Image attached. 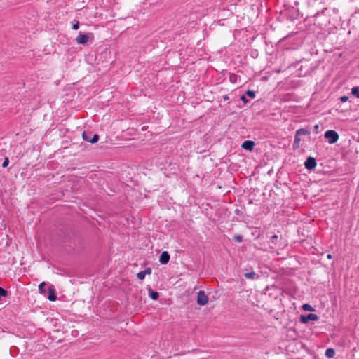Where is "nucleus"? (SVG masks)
I'll use <instances>...</instances> for the list:
<instances>
[{"label": "nucleus", "mask_w": 359, "mask_h": 359, "mask_svg": "<svg viewBox=\"0 0 359 359\" xmlns=\"http://www.w3.org/2000/svg\"><path fill=\"white\" fill-rule=\"evenodd\" d=\"M348 100V97L344 95L340 97V100L341 102H346Z\"/></svg>", "instance_id": "24"}, {"label": "nucleus", "mask_w": 359, "mask_h": 359, "mask_svg": "<svg viewBox=\"0 0 359 359\" xmlns=\"http://www.w3.org/2000/svg\"><path fill=\"white\" fill-rule=\"evenodd\" d=\"M244 276L248 279H252V280H254L259 277V276H257L254 271L245 273L244 274Z\"/></svg>", "instance_id": "12"}, {"label": "nucleus", "mask_w": 359, "mask_h": 359, "mask_svg": "<svg viewBox=\"0 0 359 359\" xmlns=\"http://www.w3.org/2000/svg\"><path fill=\"white\" fill-rule=\"evenodd\" d=\"M318 126L316 124V131L318 130Z\"/></svg>", "instance_id": "27"}, {"label": "nucleus", "mask_w": 359, "mask_h": 359, "mask_svg": "<svg viewBox=\"0 0 359 359\" xmlns=\"http://www.w3.org/2000/svg\"><path fill=\"white\" fill-rule=\"evenodd\" d=\"M278 238V237L277 235L272 236L270 238L271 243H272L273 245H276V241H277Z\"/></svg>", "instance_id": "18"}, {"label": "nucleus", "mask_w": 359, "mask_h": 359, "mask_svg": "<svg viewBox=\"0 0 359 359\" xmlns=\"http://www.w3.org/2000/svg\"><path fill=\"white\" fill-rule=\"evenodd\" d=\"M302 309L304 310V311H314V309L309 304H304L303 306H302Z\"/></svg>", "instance_id": "16"}, {"label": "nucleus", "mask_w": 359, "mask_h": 359, "mask_svg": "<svg viewBox=\"0 0 359 359\" xmlns=\"http://www.w3.org/2000/svg\"><path fill=\"white\" fill-rule=\"evenodd\" d=\"M46 283L45 282H42L39 284V290L41 294H46V290L45 288V286H46Z\"/></svg>", "instance_id": "14"}, {"label": "nucleus", "mask_w": 359, "mask_h": 359, "mask_svg": "<svg viewBox=\"0 0 359 359\" xmlns=\"http://www.w3.org/2000/svg\"><path fill=\"white\" fill-rule=\"evenodd\" d=\"M351 93L356 97L359 98V87H358V86L353 87L351 89Z\"/></svg>", "instance_id": "15"}, {"label": "nucleus", "mask_w": 359, "mask_h": 359, "mask_svg": "<svg viewBox=\"0 0 359 359\" xmlns=\"http://www.w3.org/2000/svg\"><path fill=\"white\" fill-rule=\"evenodd\" d=\"M304 165L306 168H307L308 170L314 169V157L309 156L306 161Z\"/></svg>", "instance_id": "10"}, {"label": "nucleus", "mask_w": 359, "mask_h": 359, "mask_svg": "<svg viewBox=\"0 0 359 359\" xmlns=\"http://www.w3.org/2000/svg\"><path fill=\"white\" fill-rule=\"evenodd\" d=\"M235 241L241 242L243 241V236L241 235H237L234 237Z\"/></svg>", "instance_id": "22"}, {"label": "nucleus", "mask_w": 359, "mask_h": 359, "mask_svg": "<svg viewBox=\"0 0 359 359\" xmlns=\"http://www.w3.org/2000/svg\"><path fill=\"white\" fill-rule=\"evenodd\" d=\"M48 299L51 301H55L57 299V296L55 294V290L53 285H50L48 289Z\"/></svg>", "instance_id": "7"}, {"label": "nucleus", "mask_w": 359, "mask_h": 359, "mask_svg": "<svg viewBox=\"0 0 359 359\" xmlns=\"http://www.w3.org/2000/svg\"><path fill=\"white\" fill-rule=\"evenodd\" d=\"M327 258H329V259L332 258V255L330 254H328L327 255Z\"/></svg>", "instance_id": "26"}, {"label": "nucleus", "mask_w": 359, "mask_h": 359, "mask_svg": "<svg viewBox=\"0 0 359 359\" xmlns=\"http://www.w3.org/2000/svg\"><path fill=\"white\" fill-rule=\"evenodd\" d=\"M245 93L250 98H255V92L253 91V90H248L246 91Z\"/></svg>", "instance_id": "17"}, {"label": "nucleus", "mask_w": 359, "mask_h": 359, "mask_svg": "<svg viewBox=\"0 0 359 359\" xmlns=\"http://www.w3.org/2000/svg\"><path fill=\"white\" fill-rule=\"evenodd\" d=\"M241 100L244 102V103H247L248 102V100L246 98V97L245 95H242L241 97Z\"/></svg>", "instance_id": "25"}, {"label": "nucleus", "mask_w": 359, "mask_h": 359, "mask_svg": "<svg viewBox=\"0 0 359 359\" xmlns=\"http://www.w3.org/2000/svg\"><path fill=\"white\" fill-rule=\"evenodd\" d=\"M315 319H316V321L318 319V317L317 315H316Z\"/></svg>", "instance_id": "28"}, {"label": "nucleus", "mask_w": 359, "mask_h": 359, "mask_svg": "<svg viewBox=\"0 0 359 359\" xmlns=\"http://www.w3.org/2000/svg\"><path fill=\"white\" fill-rule=\"evenodd\" d=\"M88 34H82L81 32H80L76 38V41L79 44H86L88 42Z\"/></svg>", "instance_id": "5"}, {"label": "nucleus", "mask_w": 359, "mask_h": 359, "mask_svg": "<svg viewBox=\"0 0 359 359\" xmlns=\"http://www.w3.org/2000/svg\"><path fill=\"white\" fill-rule=\"evenodd\" d=\"M8 163H9V160H8V158L6 157V158H4V161L3 163H2V167L3 168L7 167Z\"/></svg>", "instance_id": "20"}, {"label": "nucleus", "mask_w": 359, "mask_h": 359, "mask_svg": "<svg viewBox=\"0 0 359 359\" xmlns=\"http://www.w3.org/2000/svg\"><path fill=\"white\" fill-rule=\"evenodd\" d=\"M83 139L90 143H95L99 140V135L97 134L93 135L91 133L83 132L82 134Z\"/></svg>", "instance_id": "3"}, {"label": "nucleus", "mask_w": 359, "mask_h": 359, "mask_svg": "<svg viewBox=\"0 0 359 359\" xmlns=\"http://www.w3.org/2000/svg\"><path fill=\"white\" fill-rule=\"evenodd\" d=\"M170 257L169 253L167 251H164L160 255L159 262L162 264H165L168 263V262L170 260Z\"/></svg>", "instance_id": "9"}, {"label": "nucleus", "mask_w": 359, "mask_h": 359, "mask_svg": "<svg viewBox=\"0 0 359 359\" xmlns=\"http://www.w3.org/2000/svg\"><path fill=\"white\" fill-rule=\"evenodd\" d=\"M137 277L140 280H143V279H144V278H145V274L144 273V271H140L139 273H137Z\"/></svg>", "instance_id": "19"}, {"label": "nucleus", "mask_w": 359, "mask_h": 359, "mask_svg": "<svg viewBox=\"0 0 359 359\" xmlns=\"http://www.w3.org/2000/svg\"><path fill=\"white\" fill-rule=\"evenodd\" d=\"M79 21H76V22L73 25V26H72V29H73L76 30V29H79Z\"/></svg>", "instance_id": "23"}, {"label": "nucleus", "mask_w": 359, "mask_h": 359, "mask_svg": "<svg viewBox=\"0 0 359 359\" xmlns=\"http://www.w3.org/2000/svg\"><path fill=\"white\" fill-rule=\"evenodd\" d=\"M307 134L308 131L306 129L301 128L297 130L294 136V147H299L302 136L306 135Z\"/></svg>", "instance_id": "2"}, {"label": "nucleus", "mask_w": 359, "mask_h": 359, "mask_svg": "<svg viewBox=\"0 0 359 359\" xmlns=\"http://www.w3.org/2000/svg\"><path fill=\"white\" fill-rule=\"evenodd\" d=\"M324 137L330 144H334L339 140L338 133L333 130H327L324 134Z\"/></svg>", "instance_id": "1"}, {"label": "nucleus", "mask_w": 359, "mask_h": 359, "mask_svg": "<svg viewBox=\"0 0 359 359\" xmlns=\"http://www.w3.org/2000/svg\"><path fill=\"white\" fill-rule=\"evenodd\" d=\"M334 354L335 351L332 348H329L325 351V355L329 358H333Z\"/></svg>", "instance_id": "13"}, {"label": "nucleus", "mask_w": 359, "mask_h": 359, "mask_svg": "<svg viewBox=\"0 0 359 359\" xmlns=\"http://www.w3.org/2000/svg\"><path fill=\"white\" fill-rule=\"evenodd\" d=\"M255 145V143L253 141L245 140L243 142L241 147L247 151H251L253 149Z\"/></svg>", "instance_id": "6"}, {"label": "nucleus", "mask_w": 359, "mask_h": 359, "mask_svg": "<svg viewBox=\"0 0 359 359\" xmlns=\"http://www.w3.org/2000/svg\"><path fill=\"white\" fill-rule=\"evenodd\" d=\"M309 320H314V313H309L308 315H301L299 321L302 323H306Z\"/></svg>", "instance_id": "8"}, {"label": "nucleus", "mask_w": 359, "mask_h": 359, "mask_svg": "<svg viewBox=\"0 0 359 359\" xmlns=\"http://www.w3.org/2000/svg\"><path fill=\"white\" fill-rule=\"evenodd\" d=\"M208 302V297L205 292L200 290L197 294V304L200 306H205Z\"/></svg>", "instance_id": "4"}, {"label": "nucleus", "mask_w": 359, "mask_h": 359, "mask_svg": "<svg viewBox=\"0 0 359 359\" xmlns=\"http://www.w3.org/2000/svg\"><path fill=\"white\" fill-rule=\"evenodd\" d=\"M148 292H149V295L151 299H152L153 300H156L158 299V297H159L158 292L152 290L151 288H149Z\"/></svg>", "instance_id": "11"}, {"label": "nucleus", "mask_w": 359, "mask_h": 359, "mask_svg": "<svg viewBox=\"0 0 359 359\" xmlns=\"http://www.w3.org/2000/svg\"><path fill=\"white\" fill-rule=\"evenodd\" d=\"M143 271L146 276V275H150L151 273L152 270L150 267H148V268L145 269Z\"/></svg>", "instance_id": "21"}]
</instances>
